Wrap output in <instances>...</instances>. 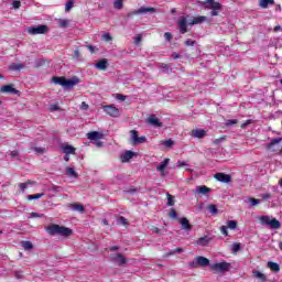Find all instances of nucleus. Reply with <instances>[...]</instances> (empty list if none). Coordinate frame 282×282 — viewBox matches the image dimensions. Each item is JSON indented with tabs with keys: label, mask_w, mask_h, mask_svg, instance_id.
Instances as JSON below:
<instances>
[{
	"label": "nucleus",
	"mask_w": 282,
	"mask_h": 282,
	"mask_svg": "<svg viewBox=\"0 0 282 282\" xmlns=\"http://www.w3.org/2000/svg\"><path fill=\"white\" fill-rule=\"evenodd\" d=\"M45 230L51 237H54L55 235H61V237H72V235H74V231L70 228L54 224L46 227Z\"/></svg>",
	"instance_id": "obj_1"
},
{
	"label": "nucleus",
	"mask_w": 282,
	"mask_h": 282,
	"mask_svg": "<svg viewBox=\"0 0 282 282\" xmlns=\"http://www.w3.org/2000/svg\"><path fill=\"white\" fill-rule=\"evenodd\" d=\"M52 83H54V85H61V87L65 89H72V87H76V85L80 83V79L78 77H73L72 79H67L65 77L54 76L52 78Z\"/></svg>",
	"instance_id": "obj_2"
},
{
	"label": "nucleus",
	"mask_w": 282,
	"mask_h": 282,
	"mask_svg": "<svg viewBox=\"0 0 282 282\" xmlns=\"http://www.w3.org/2000/svg\"><path fill=\"white\" fill-rule=\"evenodd\" d=\"M210 265V260L204 256H197L193 261L188 262V268L195 270L197 268H206Z\"/></svg>",
	"instance_id": "obj_3"
},
{
	"label": "nucleus",
	"mask_w": 282,
	"mask_h": 282,
	"mask_svg": "<svg viewBox=\"0 0 282 282\" xmlns=\"http://www.w3.org/2000/svg\"><path fill=\"white\" fill-rule=\"evenodd\" d=\"M261 226H268L272 230H279L281 228V223L276 218H271L270 216H261L259 218Z\"/></svg>",
	"instance_id": "obj_4"
},
{
	"label": "nucleus",
	"mask_w": 282,
	"mask_h": 282,
	"mask_svg": "<svg viewBox=\"0 0 282 282\" xmlns=\"http://www.w3.org/2000/svg\"><path fill=\"white\" fill-rule=\"evenodd\" d=\"M207 6V10H212L210 11V17H219V12H221V10H224V7L221 6V3L215 1V0H205Z\"/></svg>",
	"instance_id": "obj_5"
},
{
	"label": "nucleus",
	"mask_w": 282,
	"mask_h": 282,
	"mask_svg": "<svg viewBox=\"0 0 282 282\" xmlns=\"http://www.w3.org/2000/svg\"><path fill=\"white\" fill-rule=\"evenodd\" d=\"M231 264L228 262L214 263L209 265V270H212V272H216V274L221 272H229Z\"/></svg>",
	"instance_id": "obj_6"
},
{
	"label": "nucleus",
	"mask_w": 282,
	"mask_h": 282,
	"mask_svg": "<svg viewBox=\"0 0 282 282\" xmlns=\"http://www.w3.org/2000/svg\"><path fill=\"white\" fill-rule=\"evenodd\" d=\"M29 34H32L33 36H36V34H47L50 32V26L45 24H40L36 26H31L28 29Z\"/></svg>",
	"instance_id": "obj_7"
},
{
	"label": "nucleus",
	"mask_w": 282,
	"mask_h": 282,
	"mask_svg": "<svg viewBox=\"0 0 282 282\" xmlns=\"http://www.w3.org/2000/svg\"><path fill=\"white\" fill-rule=\"evenodd\" d=\"M281 142L282 138L271 140V142L267 145L268 151H272V153H282Z\"/></svg>",
	"instance_id": "obj_8"
},
{
	"label": "nucleus",
	"mask_w": 282,
	"mask_h": 282,
	"mask_svg": "<svg viewBox=\"0 0 282 282\" xmlns=\"http://www.w3.org/2000/svg\"><path fill=\"white\" fill-rule=\"evenodd\" d=\"M145 122L148 124H150L151 127H154L155 129H160V128L164 127V123L162 121H160V119L155 115H150L147 118Z\"/></svg>",
	"instance_id": "obj_9"
},
{
	"label": "nucleus",
	"mask_w": 282,
	"mask_h": 282,
	"mask_svg": "<svg viewBox=\"0 0 282 282\" xmlns=\"http://www.w3.org/2000/svg\"><path fill=\"white\" fill-rule=\"evenodd\" d=\"M104 111L111 118H120V109L113 105L104 106Z\"/></svg>",
	"instance_id": "obj_10"
},
{
	"label": "nucleus",
	"mask_w": 282,
	"mask_h": 282,
	"mask_svg": "<svg viewBox=\"0 0 282 282\" xmlns=\"http://www.w3.org/2000/svg\"><path fill=\"white\" fill-rule=\"evenodd\" d=\"M177 25L181 34H186V32H188V19L186 17H180Z\"/></svg>",
	"instance_id": "obj_11"
},
{
	"label": "nucleus",
	"mask_w": 282,
	"mask_h": 282,
	"mask_svg": "<svg viewBox=\"0 0 282 282\" xmlns=\"http://www.w3.org/2000/svg\"><path fill=\"white\" fill-rule=\"evenodd\" d=\"M130 135H131V142L134 145L135 144H144V142H147V137H139L137 130H131Z\"/></svg>",
	"instance_id": "obj_12"
},
{
	"label": "nucleus",
	"mask_w": 282,
	"mask_h": 282,
	"mask_svg": "<svg viewBox=\"0 0 282 282\" xmlns=\"http://www.w3.org/2000/svg\"><path fill=\"white\" fill-rule=\"evenodd\" d=\"M158 12V9L153 7H141L138 10L132 11V14L138 15V14H153Z\"/></svg>",
	"instance_id": "obj_13"
},
{
	"label": "nucleus",
	"mask_w": 282,
	"mask_h": 282,
	"mask_svg": "<svg viewBox=\"0 0 282 282\" xmlns=\"http://www.w3.org/2000/svg\"><path fill=\"white\" fill-rule=\"evenodd\" d=\"M214 177L217 182H221L223 184H230V182H232V176H230V174L216 173Z\"/></svg>",
	"instance_id": "obj_14"
},
{
	"label": "nucleus",
	"mask_w": 282,
	"mask_h": 282,
	"mask_svg": "<svg viewBox=\"0 0 282 282\" xmlns=\"http://www.w3.org/2000/svg\"><path fill=\"white\" fill-rule=\"evenodd\" d=\"M171 162V159H164L163 162L156 166V171L161 173V177H166V166H169V163Z\"/></svg>",
	"instance_id": "obj_15"
},
{
	"label": "nucleus",
	"mask_w": 282,
	"mask_h": 282,
	"mask_svg": "<svg viewBox=\"0 0 282 282\" xmlns=\"http://www.w3.org/2000/svg\"><path fill=\"white\" fill-rule=\"evenodd\" d=\"M0 93L1 94H13L17 95L19 94V90L17 88H14L13 85H4L0 88Z\"/></svg>",
	"instance_id": "obj_16"
},
{
	"label": "nucleus",
	"mask_w": 282,
	"mask_h": 282,
	"mask_svg": "<svg viewBox=\"0 0 282 282\" xmlns=\"http://www.w3.org/2000/svg\"><path fill=\"white\" fill-rule=\"evenodd\" d=\"M180 224H181V228L182 230H193V225H191V221H188V218L186 217H183V218H180Z\"/></svg>",
	"instance_id": "obj_17"
},
{
	"label": "nucleus",
	"mask_w": 282,
	"mask_h": 282,
	"mask_svg": "<svg viewBox=\"0 0 282 282\" xmlns=\"http://www.w3.org/2000/svg\"><path fill=\"white\" fill-rule=\"evenodd\" d=\"M86 137L88 138V140H93L94 142L96 140H102V138H105V135L101 132H98V131L88 132L86 134Z\"/></svg>",
	"instance_id": "obj_18"
},
{
	"label": "nucleus",
	"mask_w": 282,
	"mask_h": 282,
	"mask_svg": "<svg viewBox=\"0 0 282 282\" xmlns=\"http://www.w3.org/2000/svg\"><path fill=\"white\" fill-rule=\"evenodd\" d=\"M206 21H208L206 15H198L189 22V25H202V23H206Z\"/></svg>",
	"instance_id": "obj_19"
},
{
	"label": "nucleus",
	"mask_w": 282,
	"mask_h": 282,
	"mask_svg": "<svg viewBox=\"0 0 282 282\" xmlns=\"http://www.w3.org/2000/svg\"><path fill=\"white\" fill-rule=\"evenodd\" d=\"M210 187L206 186V185H200V186H197L196 189H195V193L197 195H208V193H210Z\"/></svg>",
	"instance_id": "obj_20"
},
{
	"label": "nucleus",
	"mask_w": 282,
	"mask_h": 282,
	"mask_svg": "<svg viewBox=\"0 0 282 282\" xmlns=\"http://www.w3.org/2000/svg\"><path fill=\"white\" fill-rule=\"evenodd\" d=\"M108 65H109V61H107V58H102L97 64H95V67L96 69H100L101 72H105Z\"/></svg>",
	"instance_id": "obj_21"
},
{
	"label": "nucleus",
	"mask_w": 282,
	"mask_h": 282,
	"mask_svg": "<svg viewBox=\"0 0 282 282\" xmlns=\"http://www.w3.org/2000/svg\"><path fill=\"white\" fill-rule=\"evenodd\" d=\"M112 260L118 265H124V263H127V259L121 253H117V254L112 256Z\"/></svg>",
	"instance_id": "obj_22"
},
{
	"label": "nucleus",
	"mask_w": 282,
	"mask_h": 282,
	"mask_svg": "<svg viewBox=\"0 0 282 282\" xmlns=\"http://www.w3.org/2000/svg\"><path fill=\"white\" fill-rule=\"evenodd\" d=\"M192 133H193L194 138H198L199 140H202V138L206 137V130H204V129L193 130Z\"/></svg>",
	"instance_id": "obj_23"
},
{
	"label": "nucleus",
	"mask_w": 282,
	"mask_h": 282,
	"mask_svg": "<svg viewBox=\"0 0 282 282\" xmlns=\"http://www.w3.org/2000/svg\"><path fill=\"white\" fill-rule=\"evenodd\" d=\"M62 150L66 155H72L76 153V149L69 144L63 145Z\"/></svg>",
	"instance_id": "obj_24"
},
{
	"label": "nucleus",
	"mask_w": 282,
	"mask_h": 282,
	"mask_svg": "<svg viewBox=\"0 0 282 282\" xmlns=\"http://www.w3.org/2000/svg\"><path fill=\"white\" fill-rule=\"evenodd\" d=\"M135 155V153L131 152V151H126L122 155H121V161L122 162H129L131 159H133V156Z\"/></svg>",
	"instance_id": "obj_25"
},
{
	"label": "nucleus",
	"mask_w": 282,
	"mask_h": 282,
	"mask_svg": "<svg viewBox=\"0 0 282 282\" xmlns=\"http://www.w3.org/2000/svg\"><path fill=\"white\" fill-rule=\"evenodd\" d=\"M36 184L34 181H26L25 183H20L19 188L22 191V193H25V188H29L30 186Z\"/></svg>",
	"instance_id": "obj_26"
},
{
	"label": "nucleus",
	"mask_w": 282,
	"mask_h": 282,
	"mask_svg": "<svg viewBox=\"0 0 282 282\" xmlns=\"http://www.w3.org/2000/svg\"><path fill=\"white\" fill-rule=\"evenodd\" d=\"M197 246H208V243H210V238L208 236L202 237L197 240Z\"/></svg>",
	"instance_id": "obj_27"
},
{
	"label": "nucleus",
	"mask_w": 282,
	"mask_h": 282,
	"mask_svg": "<svg viewBox=\"0 0 282 282\" xmlns=\"http://www.w3.org/2000/svg\"><path fill=\"white\" fill-rule=\"evenodd\" d=\"M259 6L265 10L269 6H274V0H260Z\"/></svg>",
	"instance_id": "obj_28"
},
{
	"label": "nucleus",
	"mask_w": 282,
	"mask_h": 282,
	"mask_svg": "<svg viewBox=\"0 0 282 282\" xmlns=\"http://www.w3.org/2000/svg\"><path fill=\"white\" fill-rule=\"evenodd\" d=\"M253 276L256 279H259V281H261V282H267L268 281V276H265V274H263L260 271H253Z\"/></svg>",
	"instance_id": "obj_29"
},
{
	"label": "nucleus",
	"mask_w": 282,
	"mask_h": 282,
	"mask_svg": "<svg viewBox=\"0 0 282 282\" xmlns=\"http://www.w3.org/2000/svg\"><path fill=\"white\" fill-rule=\"evenodd\" d=\"M267 265L272 272H279L281 270V267L276 262H268Z\"/></svg>",
	"instance_id": "obj_30"
},
{
	"label": "nucleus",
	"mask_w": 282,
	"mask_h": 282,
	"mask_svg": "<svg viewBox=\"0 0 282 282\" xmlns=\"http://www.w3.org/2000/svg\"><path fill=\"white\" fill-rule=\"evenodd\" d=\"M21 246L24 250H32L34 248V245H32L31 241H22Z\"/></svg>",
	"instance_id": "obj_31"
},
{
	"label": "nucleus",
	"mask_w": 282,
	"mask_h": 282,
	"mask_svg": "<svg viewBox=\"0 0 282 282\" xmlns=\"http://www.w3.org/2000/svg\"><path fill=\"white\" fill-rule=\"evenodd\" d=\"M66 175H68V177H78V174L73 167H66Z\"/></svg>",
	"instance_id": "obj_32"
},
{
	"label": "nucleus",
	"mask_w": 282,
	"mask_h": 282,
	"mask_svg": "<svg viewBox=\"0 0 282 282\" xmlns=\"http://www.w3.org/2000/svg\"><path fill=\"white\" fill-rule=\"evenodd\" d=\"M113 8L115 10H122V8H124L122 0H115Z\"/></svg>",
	"instance_id": "obj_33"
},
{
	"label": "nucleus",
	"mask_w": 282,
	"mask_h": 282,
	"mask_svg": "<svg viewBox=\"0 0 282 282\" xmlns=\"http://www.w3.org/2000/svg\"><path fill=\"white\" fill-rule=\"evenodd\" d=\"M23 64H11L10 66H9V68L10 69H12V72H19V69H23Z\"/></svg>",
	"instance_id": "obj_34"
},
{
	"label": "nucleus",
	"mask_w": 282,
	"mask_h": 282,
	"mask_svg": "<svg viewBox=\"0 0 282 282\" xmlns=\"http://www.w3.org/2000/svg\"><path fill=\"white\" fill-rule=\"evenodd\" d=\"M31 151H35L37 155H43V153H45V148L31 147Z\"/></svg>",
	"instance_id": "obj_35"
},
{
	"label": "nucleus",
	"mask_w": 282,
	"mask_h": 282,
	"mask_svg": "<svg viewBox=\"0 0 282 282\" xmlns=\"http://www.w3.org/2000/svg\"><path fill=\"white\" fill-rule=\"evenodd\" d=\"M207 209L209 210V213L212 215H217V213H218L217 205H214V204L208 205Z\"/></svg>",
	"instance_id": "obj_36"
},
{
	"label": "nucleus",
	"mask_w": 282,
	"mask_h": 282,
	"mask_svg": "<svg viewBox=\"0 0 282 282\" xmlns=\"http://www.w3.org/2000/svg\"><path fill=\"white\" fill-rule=\"evenodd\" d=\"M57 23L59 28H67V25H69V20L59 19L57 20Z\"/></svg>",
	"instance_id": "obj_37"
},
{
	"label": "nucleus",
	"mask_w": 282,
	"mask_h": 282,
	"mask_svg": "<svg viewBox=\"0 0 282 282\" xmlns=\"http://www.w3.org/2000/svg\"><path fill=\"white\" fill-rule=\"evenodd\" d=\"M227 228H229L230 230H235L237 228V220H228Z\"/></svg>",
	"instance_id": "obj_38"
},
{
	"label": "nucleus",
	"mask_w": 282,
	"mask_h": 282,
	"mask_svg": "<svg viewBox=\"0 0 282 282\" xmlns=\"http://www.w3.org/2000/svg\"><path fill=\"white\" fill-rule=\"evenodd\" d=\"M167 206H175V196L167 194Z\"/></svg>",
	"instance_id": "obj_39"
},
{
	"label": "nucleus",
	"mask_w": 282,
	"mask_h": 282,
	"mask_svg": "<svg viewBox=\"0 0 282 282\" xmlns=\"http://www.w3.org/2000/svg\"><path fill=\"white\" fill-rule=\"evenodd\" d=\"M45 194L44 193H40V194H34V195H29L28 199L30 202H32V199H41V197H43Z\"/></svg>",
	"instance_id": "obj_40"
},
{
	"label": "nucleus",
	"mask_w": 282,
	"mask_h": 282,
	"mask_svg": "<svg viewBox=\"0 0 282 282\" xmlns=\"http://www.w3.org/2000/svg\"><path fill=\"white\" fill-rule=\"evenodd\" d=\"M73 209L77 210L78 213H85V206L82 204H74Z\"/></svg>",
	"instance_id": "obj_41"
},
{
	"label": "nucleus",
	"mask_w": 282,
	"mask_h": 282,
	"mask_svg": "<svg viewBox=\"0 0 282 282\" xmlns=\"http://www.w3.org/2000/svg\"><path fill=\"white\" fill-rule=\"evenodd\" d=\"M167 216L170 219H177V212L174 208H171Z\"/></svg>",
	"instance_id": "obj_42"
},
{
	"label": "nucleus",
	"mask_w": 282,
	"mask_h": 282,
	"mask_svg": "<svg viewBox=\"0 0 282 282\" xmlns=\"http://www.w3.org/2000/svg\"><path fill=\"white\" fill-rule=\"evenodd\" d=\"M181 252H184V249L183 248H176L175 250L166 253V257H171L173 254H180Z\"/></svg>",
	"instance_id": "obj_43"
},
{
	"label": "nucleus",
	"mask_w": 282,
	"mask_h": 282,
	"mask_svg": "<svg viewBox=\"0 0 282 282\" xmlns=\"http://www.w3.org/2000/svg\"><path fill=\"white\" fill-rule=\"evenodd\" d=\"M72 8H74V1L69 0L68 2H66L65 12H69V10H72Z\"/></svg>",
	"instance_id": "obj_44"
},
{
	"label": "nucleus",
	"mask_w": 282,
	"mask_h": 282,
	"mask_svg": "<svg viewBox=\"0 0 282 282\" xmlns=\"http://www.w3.org/2000/svg\"><path fill=\"white\" fill-rule=\"evenodd\" d=\"M118 224H120V226H128L129 225V223L127 221V218H124V217H119L118 218Z\"/></svg>",
	"instance_id": "obj_45"
},
{
	"label": "nucleus",
	"mask_w": 282,
	"mask_h": 282,
	"mask_svg": "<svg viewBox=\"0 0 282 282\" xmlns=\"http://www.w3.org/2000/svg\"><path fill=\"white\" fill-rule=\"evenodd\" d=\"M232 252H239L241 250V243L235 242L231 247Z\"/></svg>",
	"instance_id": "obj_46"
},
{
	"label": "nucleus",
	"mask_w": 282,
	"mask_h": 282,
	"mask_svg": "<svg viewBox=\"0 0 282 282\" xmlns=\"http://www.w3.org/2000/svg\"><path fill=\"white\" fill-rule=\"evenodd\" d=\"M185 45H186V47H193V46L197 45V41L186 40Z\"/></svg>",
	"instance_id": "obj_47"
},
{
	"label": "nucleus",
	"mask_w": 282,
	"mask_h": 282,
	"mask_svg": "<svg viewBox=\"0 0 282 282\" xmlns=\"http://www.w3.org/2000/svg\"><path fill=\"white\" fill-rule=\"evenodd\" d=\"M73 58H76V61H80V50L78 47L74 51Z\"/></svg>",
	"instance_id": "obj_48"
},
{
	"label": "nucleus",
	"mask_w": 282,
	"mask_h": 282,
	"mask_svg": "<svg viewBox=\"0 0 282 282\" xmlns=\"http://www.w3.org/2000/svg\"><path fill=\"white\" fill-rule=\"evenodd\" d=\"M163 144L167 148H171L173 147V144H175V142L172 139H170V140L163 141Z\"/></svg>",
	"instance_id": "obj_49"
},
{
	"label": "nucleus",
	"mask_w": 282,
	"mask_h": 282,
	"mask_svg": "<svg viewBox=\"0 0 282 282\" xmlns=\"http://www.w3.org/2000/svg\"><path fill=\"white\" fill-rule=\"evenodd\" d=\"M220 232H221V235H225V237H228V227L227 226H221L220 227Z\"/></svg>",
	"instance_id": "obj_50"
},
{
	"label": "nucleus",
	"mask_w": 282,
	"mask_h": 282,
	"mask_svg": "<svg viewBox=\"0 0 282 282\" xmlns=\"http://www.w3.org/2000/svg\"><path fill=\"white\" fill-rule=\"evenodd\" d=\"M249 202H251V206H257L261 204V200L257 198H249Z\"/></svg>",
	"instance_id": "obj_51"
},
{
	"label": "nucleus",
	"mask_w": 282,
	"mask_h": 282,
	"mask_svg": "<svg viewBox=\"0 0 282 282\" xmlns=\"http://www.w3.org/2000/svg\"><path fill=\"white\" fill-rule=\"evenodd\" d=\"M116 98H117V100H120L121 102H124V100H127V96H124L122 94H117Z\"/></svg>",
	"instance_id": "obj_52"
},
{
	"label": "nucleus",
	"mask_w": 282,
	"mask_h": 282,
	"mask_svg": "<svg viewBox=\"0 0 282 282\" xmlns=\"http://www.w3.org/2000/svg\"><path fill=\"white\" fill-rule=\"evenodd\" d=\"M232 124H237V119H229L226 121V127H232Z\"/></svg>",
	"instance_id": "obj_53"
},
{
	"label": "nucleus",
	"mask_w": 282,
	"mask_h": 282,
	"mask_svg": "<svg viewBox=\"0 0 282 282\" xmlns=\"http://www.w3.org/2000/svg\"><path fill=\"white\" fill-rule=\"evenodd\" d=\"M134 43H135V45H140V43H142V35L138 34V35L134 37Z\"/></svg>",
	"instance_id": "obj_54"
},
{
	"label": "nucleus",
	"mask_w": 282,
	"mask_h": 282,
	"mask_svg": "<svg viewBox=\"0 0 282 282\" xmlns=\"http://www.w3.org/2000/svg\"><path fill=\"white\" fill-rule=\"evenodd\" d=\"M41 217H43V214H39L35 212L31 213V219H36V218H41Z\"/></svg>",
	"instance_id": "obj_55"
},
{
	"label": "nucleus",
	"mask_w": 282,
	"mask_h": 282,
	"mask_svg": "<svg viewBox=\"0 0 282 282\" xmlns=\"http://www.w3.org/2000/svg\"><path fill=\"white\" fill-rule=\"evenodd\" d=\"M12 6H13L14 10H19L21 8V1L15 0V1H13Z\"/></svg>",
	"instance_id": "obj_56"
},
{
	"label": "nucleus",
	"mask_w": 282,
	"mask_h": 282,
	"mask_svg": "<svg viewBox=\"0 0 282 282\" xmlns=\"http://www.w3.org/2000/svg\"><path fill=\"white\" fill-rule=\"evenodd\" d=\"M164 39H165V41L171 42V40L173 39V35L171 34V32H165L164 33Z\"/></svg>",
	"instance_id": "obj_57"
},
{
	"label": "nucleus",
	"mask_w": 282,
	"mask_h": 282,
	"mask_svg": "<svg viewBox=\"0 0 282 282\" xmlns=\"http://www.w3.org/2000/svg\"><path fill=\"white\" fill-rule=\"evenodd\" d=\"M58 109H61V108H59L58 105H56V104H52V105L50 106V111H58Z\"/></svg>",
	"instance_id": "obj_58"
},
{
	"label": "nucleus",
	"mask_w": 282,
	"mask_h": 282,
	"mask_svg": "<svg viewBox=\"0 0 282 282\" xmlns=\"http://www.w3.org/2000/svg\"><path fill=\"white\" fill-rule=\"evenodd\" d=\"M111 39H112L111 34H109V33H106V34L102 35V40L106 41V42L111 41Z\"/></svg>",
	"instance_id": "obj_59"
},
{
	"label": "nucleus",
	"mask_w": 282,
	"mask_h": 282,
	"mask_svg": "<svg viewBox=\"0 0 282 282\" xmlns=\"http://www.w3.org/2000/svg\"><path fill=\"white\" fill-rule=\"evenodd\" d=\"M11 158H19V150H13L10 152Z\"/></svg>",
	"instance_id": "obj_60"
},
{
	"label": "nucleus",
	"mask_w": 282,
	"mask_h": 282,
	"mask_svg": "<svg viewBox=\"0 0 282 282\" xmlns=\"http://www.w3.org/2000/svg\"><path fill=\"white\" fill-rule=\"evenodd\" d=\"M80 109H83L84 111H87V109H89V105H87V102H82Z\"/></svg>",
	"instance_id": "obj_61"
},
{
	"label": "nucleus",
	"mask_w": 282,
	"mask_h": 282,
	"mask_svg": "<svg viewBox=\"0 0 282 282\" xmlns=\"http://www.w3.org/2000/svg\"><path fill=\"white\" fill-rule=\"evenodd\" d=\"M252 123V120H247V122L242 123L240 127L241 129H246L248 127V124H251Z\"/></svg>",
	"instance_id": "obj_62"
},
{
	"label": "nucleus",
	"mask_w": 282,
	"mask_h": 282,
	"mask_svg": "<svg viewBox=\"0 0 282 282\" xmlns=\"http://www.w3.org/2000/svg\"><path fill=\"white\" fill-rule=\"evenodd\" d=\"M262 199H270V197H272V195H270V193H265L261 195Z\"/></svg>",
	"instance_id": "obj_63"
},
{
	"label": "nucleus",
	"mask_w": 282,
	"mask_h": 282,
	"mask_svg": "<svg viewBox=\"0 0 282 282\" xmlns=\"http://www.w3.org/2000/svg\"><path fill=\"white\" fill-rule=\"evenodd\" d=\"M220 142H224V138L214 140V144L217 147Z\"/></svg>",
	"instance_id": "obj_64"
}]
</instances>
